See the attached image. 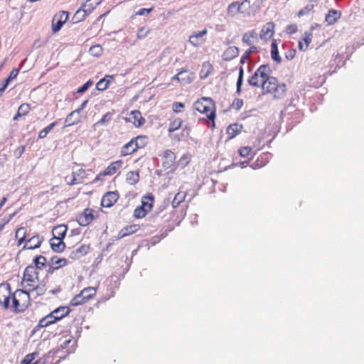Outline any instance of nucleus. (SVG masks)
<instances>
[{"label":"nucleus","mask_w":364,"mask_h":364,"mask_svg":"<svg viewBox=\"0 0 364 364\" xmlns=\"http://www.w3.org/2000/svg\"><path fill=\"white\" fill-rule=\"evenodd\" d=\"M30 301L28 291L17 289L12 294L11 311L14 313H20L25 311Z\"/></svg>","instance_id":"nucleus-1"},{"label":"nucleus","mask_w":364,"mask_h":364,"mask_svg":"<svg viewBox=\"0 0 364 364\" xmlns=\"http://www.w3.org/2000/svg\"><path fill=\"white\" fill-rule=\"evenodd\" d=\"M194 107L199 112L207 114L208 119L212 121V127H214L215 111L213 109L214 105L213 103V100L209 97H202L200 100L195 102Z\"/></svg>","instance_id":"nucleus-2"},{"label":"nucleus","mask_w":364,"mask_h":364,"mask_svg":"<svg viewBox=\"0 0 364 364\" xmlns=\"http://www.w3.org/2000/svg\"><path fill=\"white\" fill-rule=\"evenodd\" d=\"M271 73L272 70L269 65H262L248 79L247 82L250 86L258 87L266 77V74H270Z\"/></svg>","instance_id":"nucleus-3"},{"label":"nucleus","mask_w":364,"mask_h":364,"mask_svg":"<svg viewBox=\"0 0 364 364\" xmlns=\"http://www.w3.org/2000/svg\"><path fill=\"white\" fill-rule=\"evenodd\" d=\"M36 280H38V272L36 267L28 265L24 270L22 283L26 282L27 284L26 287H31L33 286Z\"/></svg>","instance_id":"nucleus-4"},{"label":"nucleus","mask_w":364,"mask_h":364,"mask_svg":"<svg viewBox=\"0 0 364 364\" xmlns=\"http://www.w3.org/2000/svg\"><path fill=\"white\" fill-rule=\"evenodd\" d=\"M68 18V12L62 11L56 14L52 21V31L53 33L59 31Z\"/></svg>","instance_id":"nucleus-5"},{"label":"nucleus","mask_w":364,"mask_h":364,"mask_svg":"<svg viewBox=\"0 0 364 364\" xmlns=\"http://www.w3.org/2000/svg\"><path fill=\"white\" fill-rule=\"evenodd\" d=\"M278 84L277 79L269 74H266V77L263 80L260 86L264 92H272L276 85Z\"/></svg>","instance_id":"nucleus-6"},{"label":"nucleus","mask_w":364,"mask_h":364,"mask_svg":"<svg viewBox=\"0 0 364 364\" xmlns=\"http://www.w3.org/2000/svg\"><path fill=\"white\" fill-rule=\"evenodd\" d=\"M247 5H245V2L242 1L241 4H239L237 1H235L231 3L228 8V14L231 16H236L238 13L245 14L247 12Z\"/></svg>","instance_id":"nucleus-7"},{"label":"nucleus","mask_w":364,"mask_h":364,"mask_svg":"<svg viewBox=\"0 0 364 364\" xmlns=\"http://www.w3.org/2000/svg\"><path fill=\"white\" fill-rule=\"evenodd\" d=\"M92 220V210L90 208H86L84 212L80 214L77 218V221L81 226H86L89 225Z\"/></svg>","instance_id":"nucleus-8"},{"label":"nucleus","mask_w":364,"mask_h":364,"mask_svg":"<svg viewBox=\"0 0 364 364\" xmlns=\"http://www.w3.org/2000/svg\"><path fill=\"white\" fill-rule=\"evenodd\" d=\"M118 197L119 196L116 192H107L101 200L102 206L105 208L112 206L117 202Z\"/></svg>","instance_id":"nucleus-9"},{"label":"nucleus","mask_w":364,"mask_h":364,"mask_svg":"<svg viewBox=\"0 0 364 364\" xmlns=\"http://www.w3.org/2000/svg\"><path fill=\"white\" fill-rule=\"evenodd\" d=\"M274 25L273 23L269 22L266 23L262 28L259 35L260 38L265 41L270 39L274 34Z\"/></svg>","instance_id":"nucleus-10"},{"label":"nucleus","mask_w":364,"mask_h":364,"mask_svg":"<svg viewBox=\"0 0 364 364\" xmlns=\"http://www.w3.org/2000/svg\"><path fill=\"white\" fill-rule=\"evenodd\" d=\"M43 240V237L38 235H34L26 241L23 249L34 250L38 248Z\"/></svg>","instance_id":"nucleus-11"},{"label":"nucleus","mask_w":364,"mask_h":364,"mask_svg":"<svg viewBox=\"0 0 364 364\" xmlns=\"http://www.w3.org/2000/svg\"><path fill=\"white\" fill-rule=\"evenodd\" d=\"M90 247L85 245H82L76 249L71 250L70 257L73 259H77L85 256L89 251Z\"/></svg>","instance_id":"nucleus-12"},{"label":"nucleus","mask_w":364,"mask_h":364,"mask_svg":"<svg viewBox=\"0 0 364 364\" xmlns=\"http://www.w3.org/2000/svg\"><path fill=\"white\" fill-rule=\"evenodd\" d=\"M163 158V166L167 169L171 168L173 164L176 159V156L172 151L166 149L164 152Z\"/></svg>","instance_id":"nucleus-13"},{"label":"nucleus","mask_w":364,"mask_h":364,"mask_svg":"<svg viewBox=\"0 0 364 364\" xmlns=\"http://www.w3.org/2000/svg\"><path fill=\"white\" fill-rule=\"evenodd\" d=\"M239 54V48L237 46L228 47L223 53L222 58L225 61H230Z\"/></svg>","instance_id":"nucleus-14"},{"label":"nucleus","mask_w":364,"mask_h":364,"mask_svg":"<svg viewBox=\"0 0 364 364\" xmlns=\"http://www.w3.org/2000/svg\"><path fill=\"white\" fill-rule=\"evenodd\" d=\"M129 122H132L134 125L136 127H139L145 122L144 118L141 117V114L139 110H133L131 112Z\"/></svg>","instance_id":"nucleus-15"},{"label":"nucleus","mask_w":364,"mask_h":364,"mask_svg":"<svg viewBox=\"0 0 364 364\" xmlns=\"http://www.w3.org/2000/svg\"><path fill=\"white\" fill-rule=\"evenodd\" d=\"M80 120V113L76 109L71 112L65 118V127H70L77 124Z\"/></svg>","instance_id":"nucleus-16"},{"label":"nucleus","mask_w":364,"mask_h":364,"mask_svg":"<svg viewBox=\"0 0 364 364\" xmlns=\"http://www.w3.org/2000/svg\"><path fill=\"white\" fill-rule=\"evenodd\" d=\"M207 30L204 29L197 33L192 34L189 37V42L194 46L198 47L200 46L203 42V37L206 35Z\"/></svg>","instance_id":"nucleus-17"},{"label":"nucleus","mask_w":364,"mask_h":364,"mask_svg":"<svg viewBox=\"0 0 364 364\" xmlns=\"http://www.w3.org/2000/svg\"><path fill=\"white\" fill-rule=\"evenodd\" d=\"M123 161L118 160L112 162L104 171L103 176H112L116 173V171L122 167Z\"/></svg>","instance_id":"nucleus-18"},{"label":"nucleus","mask_w":364,"mask_h":364,"mask_svg":"<svg viewBox=\"0 0 364 364\" xmlns=\"http://www.w3.org/2000/svg\"><path fill=\"white\" fill-rule=\"evenodd\" d=\"M50 247L54 252H61L64 250L65 245L60 237H56L55 235H53V237L50 240Z\"/></svg>","instance_id":"nucleus-19"},{"label":"nucleus","mask_w":364,"mask_h":364,"mask_svg":"<svg viewBox=\"0 0 364 364\" xmlns=\"http://www.w3.org/2000/svg\"><path fill=\"white\" fill-rule=\"evenodd\" d=\"M154 200V196L151 193L146 194L142 197L140 207L149 213L153 207Z\"/></svg>","instance_id":"nucleus-20"},{"label":"nucleus","mask_w":364,"mask_h":364,"mask_svg":"<svg viewBox=\"0 0 364 364\" xmlns=\"http://www.w3.org/2000/svg\"><path fill=\"white\" fill-rule=\"evenodd\" d=\"M257 40V33L255 31H251L250 32H246L243 34L242 41V42L247 45L252 46L255 41Z\"/></svg>","instance_id":"nucleus-21"},{"label":"nucleus","mask_w":364,"mask_h":364,"mask_svg":"<svg viewBox=\"0 0 364 364\" xmlns=\"http://www.w3.org/2000/svg\"><path fill=\"white\" fill-rule=\"evenodd\" d=\"M38 354V353L34 352L26 355L23 360L21 361V364H44L46 363V359L43 358H41L34 363H32L33 360L36 358Z\"/></svg>","instance_id":"nucleus-22"},{"label":"nucleus","mask_w":364,"mask_h":364,"mask_svg":"<svg viewBox=\"0 0 364 364\" xmlns=\"http://www.w3.org/2000/svg\"><path fill=\"white\" fill-rule=\"evenodd\" d=\"M287 92L286 85L284 83L277 84L272 92L274 93V97L277 99L283 98Z\"/></svg>","instance_id":"nucleus-23"},{"label":"nucleus","mask_w":364,"mask_h":364,"mask_svg":"<svg viewBox=\"0 0 364 364\" xmlns=\"http://www.w3.org/2000/svg\"><path fill=\"white\" fill-rule=\"evenodd\" d=\"M341 16V14L335 9H330L328 13L326 15L325 20L329 25H333L336 23L338 18Z\"/></svg>","instance_id":"nucleus-24"},{"label":"nucleus","mask_w":364,"mask_h":364,"mask_svg":"<svg viewBox=\"0 0 364 364\" xmlns=\"http://www.w3.org/2000/svg\"><path fill=\"white\" fill-rule=\"evenodd\" d=\"M139 229V225L136 224L126 226L120 230L119 233V237H124L127 235L133 234L136 232Z\"/></svg>","instance_id":"nucleus-25"},{"label":"nucleus","mask_w":364,"mask_h":364,"mask_svg":"<svg viewBox=\"0 0 364 364\" xmlns=\"http://www.w3.org/2000/svg\"><path fill=\"white\" fill-rule=\"evenodd\" d=\"M271 58L276 63H281L282 58L279 54L277 43L276 40H273L271 43Z\"/></svg>","instance_id":"nucleus-26"},{"label":"nucleus","mask_w":364,"mask_h":364,"mask_svg":"<svg viewBox=\"0 0 364 364\" xmlns=\"http://www.w3.org/2000/svg\"><path fill=\"white\" fill-rule=\"evenodd\" d=\"M85 171L82 168L78 169L77 171L73 172V178L70 182L68 181V184L69 185H75V184H79L82 182L77 178H80V179H82L85 177Z\"/></svg>","instance_id":"nucleus-27"},{"label":"nucleus","mask_w":364,"mask_h":364,"mask_svg":"<svg viewBox=\"0 0 364 364\" xmlns=\"http://www.w3.org/2000/svg\"><path fill=\"white\" fill-rule=\"evenodd\" d=\"M137 149L135 147L133 140L132 139L130 141L124 144L121 149V155L122 156H127L132 154L135 152Z\"/></svg>","instance_id":"nucleus-28"},{"label":"nucleus","mask_w":364,"mask_h":364,"mask_svg":"<svg viewBox=\"0 0 364 364\" xmlns=\"http://www.w3.org/2000/svg\"><path fill=\"white\" fill-rule=\"evenodd\" d=\"M70 312V309L67 306H60L52 311L53 314L55 317V319L58 321L66 316Z\"/></svg>","instance_id":"nucleus-29"},{"label":"nucleus","mask_w":364,"mask_h":364,"mask_svg":"<svg viewBox=\"0 0 364 364\" xmlns=\"http://www.w3.org/2000/svg\"><path fill=\"white\" fill-rule=\"evenodd\" d=\"M213 70L212 65L208 62H205L202 65V69L200 72V77L201 79L206 78Z\"/></svg>","instance_id":"nucleus-30"},{"label":"nucleus","mask_w":364,"mask_h":364,"mask_svg":"<svg viewBox=\"0 0 364 364\" xmlns=\"http://www.w3.org/2000/svg\"><path fill=\"white\" fill-rule=\"evenodd\" d=\"M47 259L43 255H38L36 256L33 259V263L35 264V267H36L37 269H43L46 266Z\"/></svg>","instance_id":"nucleus-31"},{"label":"nucleus","mask_w":364,"mask_h":364,"mask_svg":"<svg viewBox=\"0 0 364 364\" xmlns=\"http://www.w3.org/2000/svg\"><path fill=\"white\" fill-rule=\"evenodd\" d=\"M242 129V125L238 124H230L227 129V133L230 136V138L232 139L235 137Z\"/></svg>","instance_id":"nucleus-32"},{"label":"nucleus","mask_w":364,"mask_h":364,"mask_svg":"<svg viewBox=\"0 0 364 364\" xmlns=\"http://www.w3.org/2000/svg\"><path fill=\"white\" fill-rule=\"evenodd\" d=\"M139 179V175L137 171H129L126 176V180L130 185H135Z\"/></svg>","instance_id":"nucleus-33"},{"label":"nucleus","mask_w":364,"mask_h":364,"mask_svg":"<svg viewBox=\"0 0 364 364\" xmlns=\"http://www.w3.org/2000/svg\"><path fill=\"white\" fill-rule=\"evenodd\" d=\"M82 297L88 301L96 294V289L94 287H87L80 291Z\"/></svg>","instance_id":"nucleus-34"},{"label":"nucleus","mask_w":364,"mask_h":364,"mask_svg":"<svg viewBox=\"0 0 364 364\" xmlns=\"http://www.w3.org/2000/svg\"><path fill=\"white\" fill-rule=\"evenodd\" d=\"M243 76H244V70L243 68L241 66L239 69V75L238 78L236 83V93L237 95H240L242 92V86L243 82Z\"/></svg>","instance_id":"nucleus-35"},{"label":"nucleus","mask_w":364,"mask_h":364,"mask_svg":"<svg viewBox=\"0 0 364 364\" xmlns=\"http://www.w3.org/2000/svg\"><path fill=\"white\" fill-rule=\"evenodd\" d=\"M87 16L86 11H84V9H79L74 16H73V21L74 23L80 22L83 21Z\"/></svg>","instance_id":"nucleus-36"},{"label":"nucleus","mask_w":364,"mask_h":364,"mask_svg":"<svg viewBox=\"0 0 364 364\" xmlns=\"http://www.w3.org/2000/svg\"><path fill=\"white\" fill-rule=\"evenodd\" d=\"M134 144L135 145V147L136 149L143 148L146 142H147V137L146 136H138L134 139H132Z\"/></svg>","instance_id":"nucleus-37"},{"label":"nucleus","mask_w":364,"mask_h":364,"mask_svg":"<svg viewBox=\"0 0 364 364\" xmlns=\"http://www.w3.org/2000/svg\"><path fill=\"white\" fill-rule=\"evenodd\" d=\"M52 265L55 266V267H58V269L64 267L67 264V260L63 258H58V257H53L50 259V262Z\"/></svg>","instance_id":"nucleus-38"},{"label":"nucleus","mask_w":364,"mask_h":364,"mask_svg":"<svg viewBox=\"0 0 364 364\" xmlns=\"http://www.w3.org/2000/svg\"><path fill=\"white\" fill-rule=\"evenodd\" d=\"M67 231V227L65 225H58L53 228V235L56 233L58 236H56V237H60L61 240H63L66 234Z\"/></svg>","instance_id":"nucleus-39"},{"label":"nucleus","mask_w":364,"mask_h":364,"mask_svg":"<svg viewBox=\"0 0 364 364\" xmlns=\"http://www.w3.org/2000/svg\"><path fill=\"white\" fill-rule=\"evenodd\" d=\"M258 49L256 46H252L248 50H247L245 53L242 55L240 58V63L243 65L245 63V60L248 59L250 55L252 53H257Z\"/></svg>","instance_id":"nucleus-40"},{"label":"nucleus","mask_w":364,"mask_h":364,"mask_svg":"<svg viewBox=\"0 0 364 364\" xmlns=\"http://www.w3.org/2000/svg\"><path fill=\"white\" fill-rule=\"evenodd\" d=\"M57 125V122H54L50 124L48 127L41 130L38 133L39 139H44L46 137L47 134Z\"/></svg>","instance_id":"nucleus-41"},{"label":"nucleus","mask_w":364,"mask_h":364,"mask_svg":"<svg viewBox=\"0 0 364 364\" xmlns=\"http://www.w3.org/2000/svg\"><path fill=\"white\" fill-rule=\"evenodd\" d=\"M29 291H35L38 296L43 295L46 291V284L41 283L38 285H35L33 284V286L30 287Z\"/></svg>","instance_id":"nucleus-42"},{"label":"nucleus","mask_w":364,"mask_h":364,"mask_svg":"<svg viewBox=\"0 0 364 364\" xmlns=\"http://www.w3.org/2000/svg\"><path fill=\"white\" fill-rule=\"evenodd\" d=\"M186 197V194L183 192H178L174 196V198L172 201V206L173 208L178 207L180 203L184 200Z\"/></svg>","instance_id":"nucleus-43"},{"label":"nucleus","mask_w":364,"mask_h":364,"mask_svg":"<svg viewBox=\"0 0 364 364\" xmlns=\"http://www.w3.org/2000/svg\"><path fill=\"white\" fill-rule=\"evenodd\" d=\"M182 121L177 118L173 119L169 124L168 132L172 133L178 130L181 127Z\"/></svg>","instance_id":"nucleus-44"},{"label":"nucleus","mask_w":364,"mask_h":364,"mask_svg":"<svg viewBox=\"0 0 364 364\" xmlns=\"http://www.w3.org/2000/svg\"><path fill=\"white\" fill-rule=\"evenodd\" d=\"M102 47L98 44L92 46L89 50V53H90V55L95 57L100 56L102 54Z\"/></svg>","instance_id":"nucleus-45"},{"label":"nucleus","mask_w":364,"mask_h":364,"mask_svg":"<svg viewBox=\"0 0 364 364\" xmlns=\"http://www.w3.org/2000/svg\"><path fill=\"white\" fill-rule=\"evenodd\" d=\"M86 301H87L85 300V299L82 297V295H81V293H80L72 299V300L70 301V304L72 306H76L83 304Z\"/></svg>","instance_id":"nucleus-46"},{"label":"nucleus","mask_w":364,"mask_h":364,"mask_svg":"<svg viewBox=\"0 0 364 364\" xmlns=\"http://www.w3.org/2000/svg\"><path fill=\"white\" fill-rule=\"evenodd\" d=\"M112 117V114L111 112H107L102 119L96 122L94 126L97 125H106L111 120Z\"/></svg>","instance_id":"nucleus-47"},{"label":"nucleus","mask_w":364,"mask_h":364,"mask_svg":"<svg viewBox=\"0 0 364 364\" xmlns=\"http://www.w3.org/2000/svg\"><path fill=\"white\" fill-rule=\"evenodd\" d=\"M264 1L265 0H244V2H245V5L247 4H248V6H247V9L250 8V7H252L254 9H257V8L260 7Z\"/></svg>","instance_id":"nucleus-48"},{"label":"nucleus","mask_w":364,"mask_h":364,"mask_svg":"<svg viewBox=\"0 0 364 364\" xmlns=\"http://www.w3.org/2000/svg\"><path fill=\"white\" fill-rule=\"evenodd\" d=\"M147 213H148L144 210V209L141 208L140 206H138L134 211V216L136 218H143L146 215Z\"/></svg>","instance_id":"nucleus-49"},{"label":"nucleus","mask_w":364,"mask_h":364,"mask_svg":"<svg viewBox=\"0 0 364 364\" xmlns=\"http://www.w3.org/2000/svg\"><path fill=\"white\" fill-rule=\"evenodd\" d=\"M98 4H99L98 2H96L95 4L93 5L92 4L85 3L82 5L81 9H84V11H86L87 15H88L94 10L95 6Z\"/></svg>","instance_id":"nucleus-50"},{"label":"nucleus","mask_w":364,"mask_h":364,"mask_svg":"<svg viewBox=\"0 0 364 364\" xmlns=\"http://www.w3.org/2000/svg\"><path fill=\"white\" fill-rule=\"evenodd\" d=\"M11 296H12V294H11V289H10L9 291L8 292L7 295L4 297V299L1 301L2 302L1 304V305L5 309H8L9 306H10Z\"/></svg>","instance_id":"nucleus-51"},{"label":"nucleus","mask_w":364,"mask_h":364,"mask_svg":"<svg viewBox=\"0 0 364 364\" xmlns=\"http://www.w3.org/2000/svg\"><path fill=\"white\" fill-rule=\"evenodd\" d=\"M193 81V77L188 74V72L184 75L180 76L179 82L187 85L190 84Z\"/></svg>","instance_id":"nucleus-52"},{"label":"nucleus","mask_w":364,"mask_h":364,"mask_svg":"<svg viewBox=\"0 0 364 364\" xmlns=\"http://www.w3.org/2000/svg\"><path fill=\"white\" fill-rule=\"evenodd\" d=\"M149 32V29L146 28V27L141 28L140 29H139V31L137 32V35H136L137 38L138 39L144 38L145 37L147 36Z\"/></svg>","instance_id":"nucleus-53"},{"label":"nucleus","mask_w":364,"mask_h":364,"mask_svg":"<svg viewBox=\"0 0 364 364\" xmlns=\"http://www.w3.org/2000/svg\"><path fill=\"white\" fill-rule=\"evenodd\" d=\"M18 74V69H16V68H14V69L11 71V73H10V74H9V77H8L4 80V82H5L7 85H9V82H10L11 80H13V79L16 78V77H17Z\"/></svg>","instance_id":"nucleus-54"},{"label":"nucleus","mask_w":364,"mask_h":364,"mask_svg":"<svg viewBox=\"0 0 364 364\" xmlns=\"http://www.w3.org/2000/svg\"><path fill=\"white\" fill-rule=\"evenodd\" d=\"M252 151V149L250 146H244L240 149L239 154L242 157H246L250 155Z\"/></svg>","instance_id":"nucleus-55"},{"label":"nucleus","mask_w":364,"mask_h":364,"mask_svg":"<svg viewBox=\"0 0 364 364\" xmlns=\"http://www.w3.org/2000/svg\"><path fill=\"white\" fill-rule=\"evenodd\" d=\"M107 87V83L105 82V80H103V78L100 80L96 84V89L100 91L105 90Z\"/></svg>","instance_id":"nucleus-56"},{"label":"nucleus","mask_w":364,"mask_h":364,"mask_svg":"<svg viewBox=\"0 0 364 364\" xmlns=\"http://www.w3.org/2000/svg\"><path fill=\"white\" fill-rule=\"evenodd\" d=\"M29 109L30 107L28 104H22L18 107L19 113H21L23 116L28 113Z\"/></svg>","instance_id":"nucleus-57"},{"label":"nucleus","mask_w":364,"mask_h":364,"mask_svg":"<svg viewBox=\"0 0 364 364\" xmlns=\"http://www.w3.org/2000/svg\"><path fill=\"white\" fill-rule=\"evenodd\" d=\"M92 84V82L90 80H88L82 86H81L80 87H79L77 89V92L80 93V94L84 93L85 91H87L88 90V88L90 87V86Z\"/></svg>","instance_id":"nucleus-58"},{"label":"nucleus","mask_w":364,"mask_h":364,"mask_svg":"<svg viewBox=\"0 0 364 364\" xmlns=\"http://www.w3.org/2000/svg\"><path fill=\"white\" fill-rule=\"evenodd\" d=\"M243 105V100L242 99L235 98L232 104V107L235 109H240Z\"/></svg>","instance_id":"nucleus-59"},{"label":"nucleus","mask_w":364,"mask_h":364,"mask_svg":"<svg viewBox=\"0 0 364 364\" xmlns=\"http://www.w3.org/2000/svg\"><path fill=\"white\" fill-rule=\"evenodd\" d=\"M303 40L305 42L306 48H308L312 40V33L311 32H305Z\"/></svg>","instance_id":"nucleus-60"},{"label":"nucleus","mask_w":364,"mask_h":364,"mask_svg":"<svg viewBox=\"0 0 364 364\" xmlns=\"http://www.w3.org/2000/svg\"><path fill=\"white\" fill-rule=\"evenodd\" d=\"M296 50L294 49H289L285 52V58L289 60H293L295 57Z\"/></svg>","instance_id":"nucleus-61"},{"label":"nucleus","mask_w":364,"mask_h":364,"mask_svg":"<svg viewBox=\"0 0 364 364\" xmlns=\"http://www.w3.org/2000/svg\"><path fill=\"white\" fill-rule=\"evenodd\" d=\"M313 8H314L313 5H308L306 7H304V9H301L299 11L298 15L299 16H301L307 14L308 13H309L313 9Z\"/></svg>","instance_id":"nucleus-62"},{"label":"nucleus","mask_w":364,"mask_h":364,"mask_svg":"<svg viewBox=\"0 0 364 364\" xmlns=\"http://www.w3.org/2000/svg\"><path fill=\"white\" fill-rule=\"evenodd\" d=\"M50 325V321H48L47 320H46L45 317L41 318L37 326L36 327V328H43V327H46Z\"/></svg>","instance_id":"nucleus-63"},{"label":"nucleus","mask_w":364,"mask_h":364,"mask_svg":"<svg viewBox=\"0 0 364 364\" xmlns=\"http://www.w3.org/2000/svg\"><path fill=\"white\" fill-rule=\"evenodd\" d=\"M184 107V104L182 103V102H174L173 104V109L174 112H181V109L183 108Z\"/></svg>","instance_id":"nucleus-64"}]
</instances>
